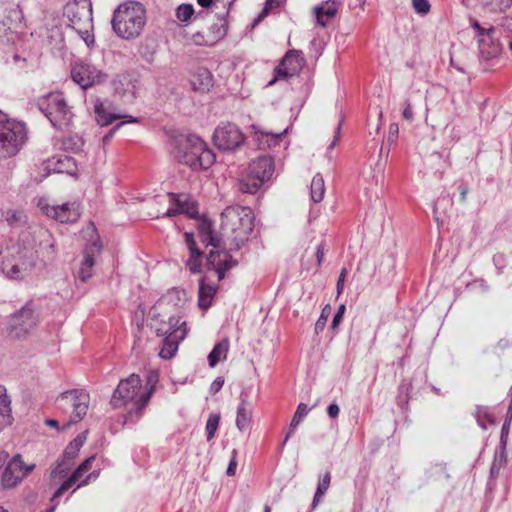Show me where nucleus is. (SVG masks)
Instances as JSON below:
<instances>
[{"label":"nucleus","mask_w":512,"mask_h":512,"mask_svg":"<svg viewBox=\"0 0 512 512\" xmlns=\"http://www.w3.org/2000/svg\"><path fill=\"white\" fill-rule=\"evenodd\" d=\"M512 5V0H503L499 5L500 10H506Z\"/></svg>","instance_id":"nucleus-58"},{"label":"nucleus","mask_w":512,"mask_h":512,"mask_svg":"<svg viewBox=\"0 0 512 512\" xmlns=\"http://www.w3.org/2000/svg\"><path fill=\"white\" fill-rule=\"evenodd\" d=\"M339 406L335 403L330 404L327 408V413L331 418H336L339 415Z\"/></svg>","instance_id":"nucleus-51"},{"label":"nucleus","mask_w":512,"mask_h":512,"mask_svg":"<svg viewBox=\"0 0 512 512\" xmlns=\"http://www.w3.org/2000/svg\"><path fill=\"white\" fill-rule=\"evenodd\" d=\"M223 384H224V378L217 377L211 384V390L216 393L222 388Z\"/></svg>","instance_id":"nucleus-52"},{"label":"nucleus","mask_w":512,"mask_h":512,"mask_svg":"<svg viewBox=\"0 0 512 512\" xmlns=\"http://www.w3.org/2000/svg\"><path fill=\"white\" fill-rule=\"evenodd\" d=\"M346 275H347V269L343 268L341 270V273H340L338 281H337V292H338V294H340L342 292V290H343Z\"/></svg>","instance_id":"nucleus-50"},{"label":"nucleus","mask_w":512,"mask_h":512,"mask_svg":"<svg viewBox=\"0 0 512 512\" xmlns=\"http://www.w3.org/2000/svg\"><path fill=\"white\" fill-rule=\"evenodd\" d=\"M304 64L301 53L297 50H289L275 69V78L270 82L273 84L278 79H287L300 72Z\"/></svg>","instance_id":"nucleus-17"},{"label":"nucleus","mask_w":512,"mask_h":512,"mask_svg":"<svg viewBox=\"0 0 512 512\" xmlns=\"http://www.w3.org/2000/svg\"><path fill=\"white\" fill-rule=\"evenodd\" d=\"M64 14L68 17L72 28L79 33L87 46H92L95 40L90 33L93 27L91 0H70L64 8Z\"/></svg>","instance_id":"nucleus-5"},{"label":"nucleus","mask_w":512,"mask_h":512,"mask_svg":"<svg viewBox=\"0 0 512 512\" xmlns=\"http://www.w3.org/2000/svg\"><path fill=\"white\" fill-rule=\"evenodd\" d=\"M195 10L192 4L182 3L176 8V18L181 22H189Z\"/></svg>","instance_id":"nucleus-40"},{"label":"nucleus","mask_w":512,"mask_h":512,"mask_svg":"<svg viewBox=\"0 0 512 512\" xmlns=\"http://www.w3.org/2000/svg\"><path fill=\"white\" fill-rule=\"evenodd\" d=\"M42 167L46 171L44 176L50 173H66L72 175L77 170L75 160L68 155H59L49 158L42 164Z\"/></svg>","instance_id":"nucleus-22"},{"label":"nucleus","mask_w":512,"mask_h":512,"mask_svg":"<svg viewBox=\"0 0 512 512\" xmlns=\"http://www.w3.org/2000/svg\"><path fill=\"white\" fill-rule=\"evenodd\" d=\"M6 219L7 221H18L20 219V215L16 211L8 210L6 212Z\"/></svg>","instance_id":"nucleus-53"},{"label":"nucleus","mask_w":512,"mask_h":512,"mask_svg":"<svg viewBox=\"0 0 512 512\" xmlns=\"http://www.w3.org/2000/svg\"><path fill=\"white\" fill-rule=\"evenodd\" d=\"M217 292V287L207 282V277H202L199 282L198 304L199 307L206 310L210 307L213 297Z\"/></svg>","instance_id":"nucleus-31"},{"label":"nucleus","mask_w":512,"mask_h":512,"mask_svg":"<svg viewBox=\"0 0 512 512\" xmlns=\"http://www.w3.org/2000/svg\"><path fill=\"white\" fill-rule=\"evenodd\" d=\"M147 22L146 9L135 1L120 4L112 17V28L115 34L124 40L138 38L144 31Z\"/></svg>","instance_id":"nucleus-3"},{"label":"nucleus","mask_w":512,"mask_h":512,"mask_svg":"<svg viewBox=\"0 0 512 512\" xmlns=\"http://www.w3.org/2000/svg\"><path fill=\"white\" fill-rule=\"evenodd\" d=\"M246 136L234 123L222 122L213 134L214 144L221 150H235L242 146Z\"/></svg>","instance_id":"nucleus-12"},{"label":"nucleus","mask_w":512,"mask_h":512,"mask_svg":"<svg viewBox=\"0 0 512 512\" xmlns=\"http://www.w3.org/2000/svg\"><path fill=\"white\" fill-rule=\"evenodd\" d=\"M95 460V456L88 457L85 459L78 468L72 473V475L65 480L61 486L56 490L51 498L53 502L55 499L61 497L68 489H70L76 482H78L83 475L88 472L92 467V462Z\"/></svg>","instance_id":"nucleus-24"},{"label":"nucleus","mask_w":512,"mask_h":512,"mask_svg":"<svg viewBox=\"0 0 512 512\" xmlns=\"http://www.w3.org/2000/svg\"><path fill=\"white\" fill-rule=\"evenodd\" d=\"M265 3L269 4V6H272L274 8H278L281 6L282 0H266Z\"/></svg>","instance_id":"nucleus-59"},{"label":"nucleus","mask_w":512,"mask_h":512,"mask_svg":"<svg viewBox=\"0 0 512 512\" xmlns=\"http://www.w3.org/2000/svg\"><path fill=\"white\" fill-rule=\"evenodd\" d=\"M221 220L222 236L226 239L223 240V243L226 245V241H230L229 245L236 246L237 248L247 240L254 227V215L249 207L226 208L221 215ZM200 234L202 241L206 245H211L215 248L221 246L222 238L213 235L209 223L201 225Z\"/></svg>","instance_id":"nucleus-1"},{"label":"nucleus","mask_w":512,"mask_h":512,"mask_svg":"<svg viewBox=\"0 0 512 512\" xmlns=\"http://www.w3.org/2000/svg\"><path fill=\"white\" fill-rule=\"evenodd\" d=\"M158 381H159V374L157 371L153 370L147 374L146 385L143 388L144 391L142 392V398L140 399L141 405L149 403V401L155 391V387H156V384L158 383Z\"/></svg>","instance_id":"nucleus-35"},{"label":"nucleus","mask_w":512,"mask_h":512,"mask_svg":"<svg viewBox=\"0 0 512 512\" xmlns=\"http://www.w3.org/2000/svg\"><path fill=\"white\" fill-rule=\"evenodd\" d=\"M402 117L406 121H409V122H411L413 120L414 114H413L412 103H411L410 99H406L404 102Z\"/></svg>","instance_id":"nucleus-45"},{"label":"nucleus","mask_w":512,"mask_h":512,"mask_svg":"<svg viewBox=\"0 0 512 512\" xmlns=\"http://www.w3.org/2000/svg\"><path fill=\"white\" fill-rule=\"evenodd\" d=\"M0 118V153L11 157L19 152L26 141L27 131L24 124L11 120L1 112Z\"/></svg>","instance_id":"nucleus-8"},{"label":"nucleus","mask_w":512,"mask_h":512,"mask_svg":"<svg viewBox=\"0 0 512 512\" xmlns=\"http://www.w3.org/2000/svg\"><path fill=\"white\" fill-rule=\"evenodd\" d=\"M98 477V474H95L94 472L90 473L79 485L78 487H82V486H85L89 483V481L92 479V478H97Z\"/></svg>","instance_id":"nucleus-55"},{"label":"nucleus","mask_w":512,"mask_h":512,"mask_svg":"<svg viewBox=\"0 0 512 512\" xmlns=\"http://www.w3.org/2000/svg\"><path fill=\"white\" fill-rule=\"evenodd\" d=\"M235 265L236 261L232 259L227 251L211 250L207 257L208 269L215 271L218 281H221L225 276V272Z\"/></svg>","instance_id":"nucleus-21"},{"label":"nucleus","mask_w":512,"mask_h":512,"mask_svg":"<svg viewBox=\"0 0 512 512\" xmlns=\"http://www.w3.org/2000/svg\"><path fill=\"white\" fill-rule=\"evenodd\" d=\"M184 239H185V243L190 252L200 251L196 246V242H195L193 233L186 232L184 234Z\"/></svg>","instance_id":"nucleus-46"},{"label":"nucleus","mask_w":512,"mask_h":512,"mask_svg":"<svg viewBox=\"0 0 512 512\" xmlns=\"http://www.w3.org/2000/svg\"><path fill=\"white\" fill-rule=\"evenodd\" d=\"M142 380L139 375L131 374L126 379H123L118 384L113 392L111 398V405L115 409L126 407L128 404L132 405L129 410L130 413H141L147 404L141 405L140 399L142 398Z\"/></svg>","instance_id":"nucleus-6"},{"label":"nucleus","mask_w":512,"mask_h":512,"mask_svg":"<svg viewBox=\"0 0 512 512\" xmlns=\"http://www.w3.org/2000/svg\"><path fill=\"white\" fill-rule=\"evenodd\" d=\"M99 251L100 247L96 243H93L84 250L83 259L78 271V277L81 281L85 282L92 277L95 255Z\"/></svg>","instance_id":"nucleus-26"},{"label":"nucleus","mask_w":512,"mask_h":512,"mask_svg":"<svg viewBox=\"0 0 512 512\" xmlns=\"http://www.w3.org/2000/svg\"><path fill=\"white\" fill-rule=\"evenodd\" d=\"M252 418L250 404L246 400H241L236 416V426L239 430L244 431L249 427Z\"/></svg>","instance_id":"nucleus-33"},{"label":"nucleus","mask_w":512,"mask_h":512,"mask_svg":"<svg viewBox=\"0 0 512 512\" xmlns=\"http://www.w3.org/2000/svg\"><path fill=\"white\" fill-rule=\"evenodd\" d=\"M330 310H331V308L329 305L325 306L322 309L320 318L318 319V321L316 322V325H315L316 331H318L319 329H323V327L325 326V323L327 321V318L330 314Z\"/></svg>","instance_id":"nucleus-44"},{"label":"nucleus","mask_w":512,"mask_h":512,"mask_svg":"<svg viewBox=\"0 0 512 512\" xmlns=\"http://www.w3.org/2000/svg\"><path fill=\"white\" fill-rule=\"evenodd\" d=\"M229 349L228 340L218 342L208 355V362L210 367H215L221 359H226Z\"/></svg>","instance_id":"nucleus-34"},{"label":"nucleus","mask_w":512,"mask_h":512,"mask_svg":"<svg viewBox=\"0 0 512 512\" xmlns=\"http://www.w3.org/2000/svg\"><path fill=\"white\" fill-rule=\"evenodd\" d=\"M90 395L83 389H73L63 392L57 398L58 406L64 411H70V419L64 428L80 422L87 414Z\"/></svg>","instance_id":"nucleus-10"},{"label":"nucleus","mask_w":512,"mask_h":512,"mask_svg":"<svg viewBox=\"0 0 512 512\" xmlns=\"http://www.w3.org/2000/svg\"><path fill=\"white\" fill-rule=\"evenodd\" d=\"M96 114V120L98 124L101 126H107L111 124L114 120L117 119H125L124 122H121L115 126V129L120 128L124 123H137L139 120L133 116H126L120 114H111L106 111V108L102 103H98L94 108Z\"/></svg>","instance_id":"nucleus-28"},{"label":"nucleus","mask_w":512,"mask_h":512,"mask_svg":"<svg viewBox=\"0 0 512 512\" xmlns=\"http://www.w3.org/2000/svg\"><path fill=\"white\" fill-rule=\"evenodd\" d=\"M249 133L252 141L256 144L258 149L265 150L277 146L282 140L286 130L280 133H272L262 129L260 126L252 124L249 127Z\"/></svg>","instance_id":"nucleus-20"},{"label":"nucleus","mask_w":512,"mask_h":512,"mask_svg":"<svg viewBox=\"0 0 512 512\" xmlns=\"http://www.w3.org/2000/svg\"><path fill=\"white\" fill-rule=\"evenodd\" d=\"M9 454L5 451L0 452V469L7 462Z\"/></svg>","instance_id":"nucleus-57"},{"label":"nucleus","mask_w":512,"mask_h":512,"mask_svg":"<svg viewBox=\"0 0 512 512\" xmlns=\"http://www.w3.org/2000/svg\"><path fill=\"white\" fill-rule=\"evenodd\" d=\"M46 424L50 427L58 428L59 422L55 419H47Z\"/></svg>","instance_id":"nucleus-61"},{"label":"nucleus","mask_w":512,"mask_h":512,"mask_svg":"<svg viewBox=\"0 0 512 512\" xmlns=\"http://www.w3.org/2000/svg\"><path fill=\"white\" fill-rule=\"evenodd\" d=\"M473 28L478 32L479 49L485 59H492L498 56L501 52V45L498 40H495L492 34L495 32L493 27L483 28L481 25L474 21Z\"/></svg>","instance_id":"nucleus-18"},{"label":"nucleus","mask_w":512,"mask_h":512,"mask_svg":"<svg viewBox=\"0 0 512 512\" xmlns=\"http://www.w3.org/2000/svg\"><path fill=\"white\" fill-rule=\"evenodd\" d=\"M220 422V416L218 414H211L206 423V432H207V440H211L217 429Z\"/></svg>","instance_id":"nucleus-42"},{"label":"nucleus","mask_w":512,"mask_h":512,"mask_svg":"<svg viewBox=\"0 0 512 512\" xmlns=\"http://www.w3.org/2000/svg\"><path fill=\"white\" fill-rule=\"evenodd\" d=\"M188 330H176L165 336L159 356L163 359H171L178 350L179 343L185 339Z\"/></svg>","instance_id":"nucleus-27"},{"label":"nucleus","mask_w":512,"mask_h":512,"mask_svg":"<svg viewBox=\"0 0 512 512\" xmlns=\"http://www.w3.org/2000/svg\"><path fill=\"white\" fill-rule=\"evenodd\" d=\"M186 267L192 273H200L202 267V253L200 251L190 252V257L186 262Z\"/></svg>","instance_id":"nucleus-41"},{"label":"nucleus","mask_w":512,"mask_h":512,"mask_svg":"<svg viewBox=\"0 0 512 512\" xmlns=\"http://www.w3.org/2000/svg\"><path fill=\"white\" fill-rule=\"evenodd\" d=\"M86 441V433H81L71 441L64 450L63 459L57 465L52 474H63L70 469V462L78 455L81 447Z\"/></svg>","instance_id":"nucleus-23"},{"label":"nucleus","mask_w":512,"mask_h":512,"mask_svg":"<svg viewBox=\"0 0 512 512\" xmlns=\"http://www.w3.org/2000/svg\"><path fill=\"white\" fill-rule=\"evenodd\" d=\"M183 316L177 313L170 315L168 320L155 321L152 327L158 336H168L176 330H187L186 321H182Z\"/></svg>","instance_id":"nucleus-25"},{"label":"nucleus","mask_w":512,"mask_h":512,"mask_svg":"<svg viewBox=\"0 0 512 512\" xmlns=\"http://www.w3.org/2000/svg\"><path fill=\"white\" fill-rule=\"evenodd\" d=\"M508 429H509V422H505L504 425L502 426V430H501V434H502V438L504 437V435H506L508 433Z\"/></svg>","instance_id":"nucleus-62"},{"label":"nucleus","mask_w":512,"mask_h":512,"mask_svg":"<svg viewBox=\"0 0 512 512\" xmlns=\"http://www.w3.org/2000/svg\"><path fill=\"white\" fill-rule=\"evenodd\" d=\"M316 258H317V264L318 266H321L324 258V249L322 246H318L316 251Z\"/></svg>","instance_id":"nucleus-54"},{"label":"nucleus","mask_w":512,"mask_h":512,"mask_svg":"<svg viewBox=\"0 0 512 512\" xmlns=\"http://www.w3.org/2000/svg\"><path fill=\"white\" fill-rule=\"evenodd\" d=\"M42 241L40 250L33 248H18L15 254H11V259L2 261L3 272L12 279L23 278L34 266L38 253H41L47 259H52L55 255V241L48 231H40Z\"/></svg>","instance_id":"nucleus-2"},{"label":"nucleus","mask_w":512,"mask_h":512,"mask_svg":"<svg viewBox=\"0 0 512 512\" xmlns=\"http://www.w3.org/2000/svg\"><path fill=\"white\" fill-rule=\"evenodd\" d=\"M233 453H234V455L231 458L228 468H227V471H226L228 476H234L236 473V468H237L236 452L234 451Z\"/></svg>","instance_id":"nucleus-49"},{"label":"nucleus","mask_w":512,"mask_h":512,"mask_svg":"<svg viewBox=\"0 0 512 512\" xmlns=\"http://www.w3.org/2000/svg\"><path fill=\"white\" fill-rule=\"evenodd\" d=\"M331 483V474L330 472H326L318 482V486L313 498L312 507L315 508L318 503L320 502L321 498L324 496V494L327 492V490L330 487Z\"/></svg>","instance_id":"nucleus-38"},{"label":"nucleus","mask_w":512,"mask_h":512,"mask_svg":"<svg viewBox=\"0 0 512 512\" xmlns=\"http://www.w3.org/2000/svg\"><path fill=\"white\" fill-rule=\"evenodd\" d=\"M71 77L83 89L102 83L106 74L87 63H76L71 69Z\"/></svg>","instance_id":"nucleus-16"},{"label":"nucleus","mask_w":512,"mask_h":512,"mask_svg":"<svg viewBox=\"0 0 512 512\" xmlns=\"http://www.w3.org/2000/svg\"><path fill=\"white\" fill-rule=\"evenodd\" d=\"M272 9H274V7L269 6V4L265 3L264 8L262 9V11L258 15V17L255 19V21L253 23V27H255L257 24H259L264 18H266Z\"/></svg>","instance_id":"nucleus-47"},{"label":"nucleus","mask_w":512,"mask_h":512,"mask_svg":"<svg viewBox=\"0 0 512 512\" xmlns=\"http://www.w3.org/2000/svg\"><path fill=\"white\" fill-rule=\"evenodd\" d=\"M227 30V20L218 16L210 26L192 34L191 40L197 46H213L227 35Z\"/></svg>","instance_id":"nucleus-13"},{"label":"nucleus","mask_w":512,"mask_h":512,"mask_svg":"<svg viewBox=\"0 0 512 512\" xmlns=\"http://www.w3.org/2000/svg\"><path fill=\"white\" fill-rule=\"evenodd\" d=\"M176 156L179 162L193 170L210 168L216 158L213 151L196 135L186 136L179 141Z\"/></svg>","instance_id":"nucleus-4"},{"label":"nucleus","mask_w":512,"mask_h":512,"mask_svg":"<svg viewBox=\"0 0 512 512\" xmlns=\"http://www.w3.org/2000/svg\"><path fill=\"white\" fill-rule=\"evenodd\" d=\"M274 161L270 156H261L251 162L247 176L240 182L243 193H256L274 173Z\"/></svg>","instance_id":"nucleus-9"},{"label":"nucleus","mask_w":512,"mask_h":512,"mask_svg":"<svg viewBox=\"0 0 512 512\" xmlns=\"http://www.w3.org/2000/svg\"><path fill=\"white\" fill-rule=\"evenodd\" d=\"M264 512H271V508L269 505L264 506Z\"/></svg>","instance_id":"nucleus-63"},{"label":"nucleus","mask_w":512,"mask_h":512,"mask_svg":"<svg viewBox=\"0 0 512 512\" xmlns=\"http://www.w3.org/2000/svg\"><path fill=\"white\" fill-rule=\"evenodd\" d=\"M212 2L213 0H197V3L204 8L209 7L212 4Z\"/></svg>","instance_id":"nucleus-60"},{"label":"nucleus","mask_w":512,"mask_h":512,"mask_svg":"<svg viewBox=\"0 0 512 512\" xmlns=\"http://www.w3.org/2000/svg\"><path fill=\"white\" fill-rule=\"evenodd\" d=\"M38 106L55 128L63 130L71 125L73 113L62 93L54 92L42 97Z\"/></svg>","instance_id":"nucleus-7"},{"label":"nucleus","mask_w":512,"mask_h":512,"mask_svg":"<svg viewBox=\"0 0 512 512\" xmlns=\"http://www.w3.org/2000/svg\"><path fill=\"white\" fill-rule=\"evenodd\" d=\"M55 509H56V505H53V506H51V507L47 510V512H54V511H55Z\"/></svg>","instance_id":"nucleus-64"},{"label":"nucleus","mask_w":512,"mask_h":512,"mask_svg":"<svg viewBox=\"0 0 512 512\" xmlns=\"http://www.w3.org/2000/svg\"><path fill=\"white\" fill-rule=\"evenodd\" d=\"M171 207L168 208L165 215L175 216L178 214H187L194 217L198 213V207L195 201L187 194L168 193Z\"/></svg>","instance_id":"nucleus-19"},{"label":"nucleus","mask_w":512,"mask_h":512,"mask_svg":"<svg viewBox=\"0 0 512 512\" xmlns=\"http://www.w3.org/2000/svg\"><path fill=\"white\" fill-rule=\"evenodd\" d=\"M35 464L25 465L20 454L15 455L4 469L1 482L4 488H13L30 474Z\"/></svg>","instance_id":"nucleus-15"},{"label":"nucleus","mask_w":512,"mask_h":512,"mask_svg":"<svg viewBox=\"0 0 512 512\" xmlns=\"http://www.w3.org/2000/svg\"><path fill=\"white\" fill-rule=\"evenodd\" d=\"M158 49L159 43L157 39L147 37L140 43L138 53L144 61L151 64L157 58Z\"/></svg>","instance_id":"nucleus-32"},{"label":"nucleus","mask_w":512,"mask_h":512,"mask_svg":"<svg viewBox=\"0 0 512 512\" xmlns=\"http://www.w3.org/2000/svg\"><path fill=\"white\" fill-rule=\"evenodd\" d=\"M38 207L45 215L61 223L75 222L80 217V205L77 202L50 205L46 200L40 199Z\"/></svg>","instance_id":"nucleus-14"},{"label":"nucleus","mask_w":512,"mask_h":512,"mask_svg":"<svg viewBox=\"0 0 512 512\" xmlns=\"http://www.w3.org/2000/svg\"><path fill=\"white\" fill-rule=\"evenodd\" d=\"M345 312V306L344 305H340L336 314L334 315L333 317V320H332V327L333 328H336L339 324V322L341 321L342 317H343V314Z\"/></svg>","instance_id":"nucleus-48"},{"label":"nucleus","mask_w":512,"mask_h":512,"mask_svg":"<svg viewBox=\"0 0 512 512\" xmlns=\"http://www.w3.org/2000/svg\"><path fill=\"white\" fill-rule=\"evenodd\" d=\"M193 90L199 92H208L213 86V76L206 68H198L191 77Z\"/></svg>","instance_id":"nucleus-29"},{"label":"nucleus","mask_w":512,"mask_h":512,"mask_svg":"<svg viewBox=\"0 0 512 512\" xmlns=\"http://www.w3.org/2000/svg\"><path fill=\"white\" fill-rule=\"evenodd\" d=\"M412 6L415 12L421 15L428 14L431 8L428 0H412Z\"/></svg>","instance_id":"nucleus-43"},{"label":"nucleus","mask_w":512,"mask_h":512,"mask_svg":"<svg viewBox=\"0 0 512 512\" xmlns=\"http://www.w3.org/2000/svg\"><path fill=\"white\" fill-rule=\"evenodd\" d=\"M310 409L307 407L306 404L300 403L296 409V412L294 413V416L291 420L289 431L285 437L284 443L290 438L293 431L296 429V427L303 421V419L308 415Z\"/></svg>","instance_id":"nucleus-37"},{"label":"nucleus","mask_w":512,"mask_h":512,"mask_svg":"<svg viewBox=\"0 0 512 512\" xmlns=\"http://www.w3.org/2000/svg\"><path fill=\"white\" fill-rule=\"evenodd\" d=\"M38 322L39 315L36 312L34 303L29 301L10 316L7 328L8 334L11 338H24L37 326Z\"/></svg>","instance_id":"nucleus-11"},{"label":"nucleus","mask_w":512,"mask_h":512,"mask_svg":"<svg viewBox=\"0 0 512 512\" xmlns=\"http://www.w3.org/2000/svg\"><path fill=\"white\" fill-rule=\"evenodd\" d=\"M311 199L315 203L323 200L325 194V183L321 174H316L311 181Z\"/></svg>","instance_id":"nucleus-36"},{"label":"nucleus","mask_w":512,"mask_h":512,"mask_svg":"<svg viewBox=\"0 0 512 512\" xmlns=\"http://www.w3.org/2000/svg\"><path fill=\"white\" fill-rule=\"evenodd\" d=\"M468 194V188L463 186L460 187V201L465 202Z\"/></svg>","instance_id":"nucleus-56"},{"label":"nucleus","mask_w":512,"mask_h":512,"mask_svg":"<svg viewBox=\"0 0 512 512\" xmlns=\"http://www.w3.org/2000/svg\"><path fill=\"white\" fill-rule=\"evenodd\" d=\"M339 9V4L335 0H328L321 6L314 8L317 23L325 27L327 22L335 17Z\"/></svg>","instance_id":"nucleus-30"},{"label":"nucleus","mask_w":512,"mask_h":512,"mask_svg":"<svg viewBox=\"0 0 512 512\" xmlns=\"http://www.w3.org/2000/svg\"><path fill=\"white\" fill-rule=\"evenodd\" d=\"M166 299L168 303H173L182 309L188 301V295L183 289H173L167 294Z\"/></svg>","instance_id":"nucleus-39"}]
</instances>
